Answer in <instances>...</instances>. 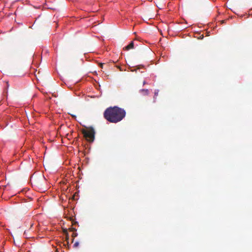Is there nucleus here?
<instances>
[{
	"instance_id": "nucleus-1",
	"label": "nucleus",
	"mask_w": 252,
	"mask_h": 252,
	"mask_svg": "<svg viewBox=\"0 0 252 252\" xmlns=\"http://www.w3.org/2000/svg\"><path fill=\"white\" fill-rule=\"evenodd\" d=\"M126 115L125 110L118 106L108 107L103 113L104 118L112 123L120 122L125 117Z\"/></svg>"
},
{
	"instance_id": "nucleus-2",
	"label": "nucleus",
	"mask_w": 252,
	"mask_h": 252,
	"mask_svg": "<svg viewBox=\"0 0 252 252\" xmlns=\"http://www.w3.org/2000/svg\"><path fill=\"white\" fill-rule=\"evenodd\" d=\"M81 132L88 142H93L94 141L95 131L92 127H88V130L82 129Z\"/></svg>"
},
{
	"instance_id": "nucleus-3",
	"label": "nucleus",
	"mask_w": 252,
	"mask_h": 252,
	"mask_svg": "<svg viewBox=\"0 0 252 252\" xmlns=\"http://www.w3.org/2000/svg\"><path fill=\"white\" fill-rule=\"evenodd\" d=\"M134 47V43L133 41H131L129 45L126 46L124 49H125L126 50H128L131 49H133Z\"/></svg>"
},
{
	"instance_id": "nucleus-4",
	"label": "nucleus",
	"mask_w": 252,
	"mask_h": 252,
	"mask_svg": "<svg viewBox=\"0 0 252 252\" xmlns=\"http://www.w3.org/2000/svg\"><path fill=\"white\" fill-rule=\"evenodd\" d=\"M140 92L144 95H148L149 93L148 89H141L140 90Z\"/></svg>"
},
{
	"instance_id": "nucleus-5",
	"label": "nucleus",
	"mask_w": 252,
	"mask_h": 252,
	"mask_svg": "<svg viewBox=\"0 0 252 252\" xmlns=\"http://www.w3.org/2000/svg\"><path fill=\"white\" fill-rule=\"evenodd\" d=\"M63 233L66 236V240L67 241H68V239H69V236H68V233L67 232V230L66 229H63Z\"/></svg>"
},
{
	"instance_id": "nucleus-6",
	"label": "nucleus",
	"mask_w": 252,
	"mask_h": 252,
	"mask_svg": "<svg viewBox=\"0 0 252 252\" xmlns=\"http://www.w3.org/2000/svg\"><path fill=\"white\" fill-rule=\"evenodd\" d=\"M77 236V233L76 232H73L72 234V237H73L72 241H73L75 237Z\"/></svg>"
},
{
	"instance_id": "nucleus-7",
	"label": "nucleus",
	"mask_w": 252,
	"mask_h": 252,
	"mask_svg": "<svg viewBox=\"0 0 252 252\" xmlns=\"http://www.w3.org/2000/svg\"><path fill=\"white\" fill-rule=\"evenodd\" d=\"M69 230L70 231H73V232L76 231V229L75 228L73 227H71L69 228Z\"/></svg>"
},
{
	"instance_id": "nucleus-8",
	"label": "nucleus",
	"mask_w": 252,
	"mask_h": 252,
	"mask_svg": "<svg viewBox=\"0 0 252 252\" xmlns=\"http://www.w3.org/2000/svg\"><path fill=\"white\" fill-rule=\"evenodd\" d=\"M79 246V242H76L74 245H73V247L74 248H77L78 246Z\"/></svg>"
},
{
	"instance_id": "nucleus-9",
	"label": "nucleus",
	"mask_w": 252,
	"mask_h": 252,
	"mask_svg": "<svg viewBox=\"0 0 252 252\" xmlns=\"http://www.w3.org/2000/svg\"><path fill=\"white\" fill-rule=\"evenodd\" d=\"M158 90H155L154 98L158 95Z\"/></svg>"
},
{
	"instance_id": "nucleus-10",
	"label": "nucleus",
	"mask_w": 252,
	"mask_h": 252,
	"mask_svg": "<svg viewBox=\"0 0 252 252\" xmlns=\"http://www.w3.org/2000/svg\"><path fill=\"white\" fill-rule=\"evenodd\" d=\"M70 220L72 221V224H78V222L77 221H74L73 219H70Z\"/></svg>"
},
{
	"instance_id": "nucleus-11",
	"label": "nucleus",
	"mask_w": 252,
	"mask_h": 252,
	"mask_svg": "<svg viewBox=\"0 0 252 252\" xmlns=\"http://www.w3.org/2000/svg\"><path fill=\"white\" fill-rule=\"evenodd\" d=\"M71 116L74 118H76V116L75 115H71Z\"/></svg>"
},
{
	"instance_id": "nucleus-12",
	"label": "nucleus",
	"mask_w": 252,
	"mask_h": 252,
	"mask_svg": "<svg viewBox=\"0 0 252 252\" xmlns=\"http://www.w3.org/2000/svg\"><path fill=\"white\" fill-rule=\"evenodd\" d=\"M102 65H103V63H100V66L101 67H102Z\"/></svg>"
},
{
	"instance_id": "nucleus-13",
	"label": "nucleus",
	"mask_w": 252,
	"mask_h": 252,
	"mask_svg": "<svg viewBox=\"0 0 252 252\" xmlns=\"http://www.w3.org/2000/svg\"><path fill=\"white\" fill-rule=\"evenodd\" d=\"M145 84H146V82H145V81H144V82H143V85H145Z\"/></svg>"
}]
</instances>
